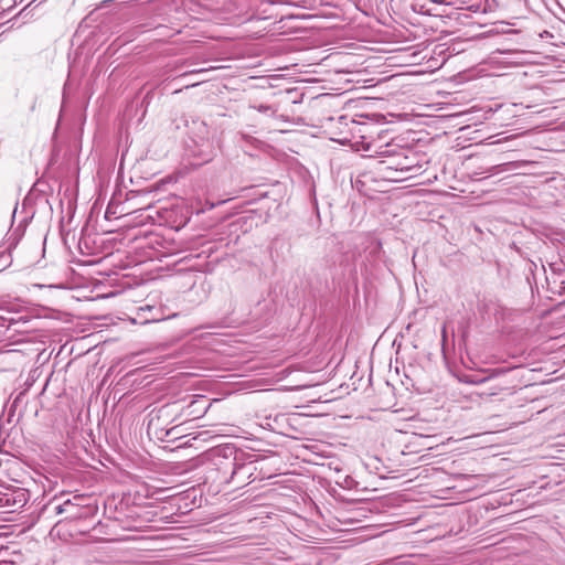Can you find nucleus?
<instances>
[{
  "instance_id": "1",
  "label": "nucleus",
  "mask_w": 565,
  "mask_h": 565,
  "mask_svg": "<svg viewBox=\"0 0 565 565\" xmlns=\"http://www.w3.org/2000/svg\"><path fill=\"white\" fill-rule=\"evenodd\" d=\"M26 503L25 493L21 491L0 492V509L13 512Z\"/></svg>"
},
{
  "instance_id": "2",
  "label": "nucleus",
  "mask_w": 565,
  "mask_h": 565,
  "mask_svg": "<svg viewBox=\"0 0 565 565\" xmlns=\"http://www.w3.org/2000/svg\"><path fill=\"white\" fill-rule=\"evenodd\" d=\"M193 154L199 157L202 162H209L214 156L213 143L209 139H202L198 150Z\"/></svg>"
},
{
  "instance_id": "3",
  "label": "nucleus",
  "mask_w": 565,
  "mask_h": 565,
  "mask_svg": "<svg viewBox=\"0 0 565 565\" xmlns=\"http://www.w3.org/2000/svg\"><path fill=\"white\" fill-rule=\"evenodd\" d=\"M8 316L7 315H0V326H3L4 323H8V328L14 326V324H20V323H26L28 320L24 318V317H13L11 316V311H7Z\"/></svg>"
},
{
  "instance_id": "4",
  "label": "nucleus",
  "mask_w": 565,
  "mask_h": 565,
  "mask_svg": "<svg viewBox=\"0 0 565 565\" xmlns=\"http://www.w3.org/2000/svg\"><path fill=\"white\" fill-rule=\"evenodd\" d=\"M12 246H13V244H10L9 247L0 250V271L6 269L11 264L10 248Z\"/></svg>"
},
{
  "instance_id": "5",
  "label": "nucleus",
  "mask_w": 565,
  "mask_h": 565,
  "mask_svg": "<svg viewBox=\"0 0 565 565\" xmlns=\"http://www.w3.org/2000/svg\"><path fill=\"white\" fill-rule=\"evenodd\" d=\"M249 108L256 109L257 111L265 114L267 116H270V117L276 115V109L270 105H264V104L250 105Z\"/></svg>"
},
{
  "instance_id": "6",
  "label": "nucleus",
  "mask_w": 565,
  "mask_h": 565,
  "mask_svg": "<svg viewBox=\"0 0 565 565\" xmlns=\"http://www.w3.org/2000/svg\"><path fill=\"white\" fill-rule=\"evenodd\" d=\"M249 469H250V463L249 465H245V463L233 462V469H232V472H231V479H234L235 476H237L242 471H246L247 472Z\"/></svg>"
},
{
  "instance_id": "7",
  "label": "nucleus",
  "mask_w": 565,
  "mask_h": 565,
  "mask_svg": "<svg viewBox=\"0 0 565 565\" xmlns=\"http://www.w3.org/2000/svg\"><path fill=\"white\" fill-rule=\"evenodd\" d=\"M62 507H64V509H70V514L71 515H76L77 514V508H78V504L74 503L71 499H67L65 500L63 503H62Z\"/></svg>"
},
{
  "instance_id": "8",
  "label": "nucleus",
  "mask_w": 565,
  "mask_h": 565,
  "mask_svg": "<svg viewBox=\"0 0 565 565\" xmlns=\"http://www.w3.org/2000/svg\"><path fill=\"white\" fill-rule=\"evenodd\" d=\"M431 3L444 4V6H457L459 3H463V1L459 2V0H429Z\"/></svg>"
},
{
  "instance_id": "9",
  "label": "nucleus",
  "mask_w": 565,
  "mask_h": 565,
  "mask_svg": "<svg viewBox=\"0 0 565 565\" xmlns=\"http://www.w3.org/2000/svg\"><path fill=\"white\" fill-rule=\"evenodd\" d=\"M55 512H56V514H63V513L70 512V509H64V507H62V503H61L55 507Z\"/></svg>"
},
{
  "instance_id": "10",
  "label": "nucleus",
  "mask_w": 565,
  "mask_h": 565,
  "mask_svg": "<svg viewBox=\"0 0 565 565\" xmlns=\"http://www.w3.org/2000/svg\"><path fill=\"white\" fill-rule=\"evenodd\" d=\"M207 435H209L207 431H202V433H199L195 437H193V439L194 440H196V439L206 440Z\"/></svg>"
}]
</instances>
